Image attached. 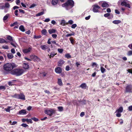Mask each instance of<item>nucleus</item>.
Returning <instances> with one entry per match:
<instances>
[{
    "mask_svg": "<svg viewBox=\"0 0 132 132\" xmlns=\"http://www.w3.org/2000/svg\"><path fill=\"white\" fill-rule=\"evenodd\" d=\"M17 65L14 63H7L3 65V69L4 71L7 73H10V72L13 70L14 68H16Z\"/></svg>",
    "mask_w": 132,
    "mask_h": 132,
    "instance_id": "1",
    "label": "nucleus"
},
{
    "mask_svg": "<svg viewBox=\"0 0 132 132\" xmlns=\"http://www.w3.org/2000/svg\"><path fill=\"white\" fill-rule=\"evenodd\" d=\"M74 2L72 0H68L66 2L63 4L62 6L65 7L67 10L71 9L74 5Z\"/></svg>",
    "mask_w": 132,
    "mask_h": 132,
    "instance_id": "2",
    "label": "nucleus"
},
{
    "mask_svg": "<svg viewBox=\"0 0 132 132\" xmlns=\"http://www.w3.org/2000/svg\"><path fill=\"white\" fill-rule=\"evenodd\" d=\"M23 72V70L22 69L17 68L14 69L11 71L10 73L12 75L18 76L22 75Z\"/></svg>",
    "mask_w": 132,
    "mask_h": 132,
    "instance_id": "3",
    "label": "nucleus"
},
{
    "mask_svg": "<svg viewBox=\"0 0 132 132\" xmlns=\"http://www.w3.org/2000/svg\"><path fill=\"white\" fill-rule=\"evenodd\" d=\"M44 112L45 114L49 115L50 116H51L53 114L55 113V110L54 109H51V110H45Z\"/></svg>",
    "mask_w": 132,
    "mask_h": 132,
    "instance_id": "4",
    "label": "nucleus"
},
{
    "mask_svg": "<svg viewBox=\"0 0 132 132\" xmlns=\"http://www.w3.org/2000/svg\"><path fill=\"white\" fill-rule=\"evenodd\" d=\"M125 93H132V85L131 84L127 85L125 91Z\"/></svg>",
    "mask_w": 132,
    "mask_h": 132,
    "instance_id": "5",
    "label": "nucleus"
},
{
    "mask_svg": "<svg viewBox=\"0 0 132 132\" xmlns=\"http://www.w3.org/2000/svg\"><path fill=\"white\" fill-rule=\"evenodd\" d=\"M100 8V7L98 5L96 4L94 5L93 6V11L94 12H99L98 9Z\"/></svg>",
    "mask_w": 132,
    "mask_h": 132,
    "instance_id": "6",
    "label": "nucleus"
},
{
    "mask_svg": "<svg viewBox=\"0 0 132 132\" xmlns=\"http://www.w3.org/2000/svg\"><path fill=\"white\" fill-rule=\"evenodd\" d=\"M55 71L56 73L60 74L62 72V69L61 68L58 67L55 68Z\"/></svg>",
    "mask_w": 132,
    "mask_h": 132,
    "instance_id": "7",
    "label": "nucleus"
},
{
    "mask_svg": "<svg viewBox=\"0 0 132 132\" xmlns=\"http://www.w3.org/2000/svg\"><path fill=\"white\" fill-rule=\"evenodd\" d=\"M19 99L23 100H25L26 98L24 95L22 93L19 94Z\"/></svg>",
    "mask_w": 132,
    "mask_h": 132,
    "instance_id": "8",
    "label": "nucleus"
},
{
    "mask_svg": "<svg viewBox=\"0 0 132 132\" xmlns=\"http://www.w3.org/2000/svg\"><path fill=\"white\" fill-rule=\"evenodd\" d=\"M64 62L63 60H60L58 62L57 65L58 66L62 67L64 64Z\"/></svg>",
    "mask_w": 132,
    "mask_h": 132,
    "instance_id": "9",
    "label": "nucleus"
},
{
    "mask_svg": "<svg viewBox=\"0 0 132 132\" xmlns=\"http://www.w3.org/2000/svg\"><path fill=\"white\" fill-rule=\"evenodd\" d=\"M57 53H55L54 52H52L50 53V55H48L49 56V57L50 58L53 57L55 55H56Z\"/></svg>",
    "mask_w": 132,
    "mask_h": 132,
    "instance_id": "10",
    "label": "nucleus"
},
{
    "mask_svg": "<svg viewBox=\"0 0 132 132\" xmlns=\"http://www.w3.org/2000/svg\"><path fill=\"white\" fill-rule=\"evenodd\" d=\"M31 48L29 47L28 48L25 49L23 50V52L24 53H26L30 52L31 50Z\"/></svg>",
    "mask_w": 132,
    "mask_h": 132,
    "instance_id": "11",
    "label": "nucleus"
},
{
    "mask_svg": "<svg viewBox=\"0 0 132 132\" xmlns=\"http://www.w3.org/2000/svg\"><path fill=\"white\" fill-rule=\"evenodd\" d=\"M79 87L82 89H86L87 87V86L85 83H83L80 85Z\"/></svg>",
    "mask_w": 132,
    "mask_h": 132,
    "instance_id": "12",
    "label": "nucleus"
},
{
    "mask_svg": "<svg viewBox=\"0 0 132 132\" xmlns=\"http://www.w3.org/2000/svg\"><path fill=\"white\" fill-rule=\"evenodd\" d=\"M19 113L20 114H26V111L25 109H22L19 111Z\"/></svg>",
    "mask_w": 132,
    "mask_h": 132,
    "instance_id": "13",
    "label": "nucleus"
},
{
    "mask_svg": "<svg viewBox=\"0 0 132 132\" xmlns=\"http://www.w3.org/2000/svg\"><path fill=\"white\" fill-rule=\"evenodd\" d=\"M101 6L103 7H109V5L106 2H104L102 4Z\"/></svg>",
    "mask_w": 132,
    "mask_h": 132,
    "instance_id": "14",
    "label": "nucleus"
},
{
    "mask_svg": "<svg viewBox=\"0 0 132 132\" xmlns=\"http://www.w3.org/2000/svg\"><path fill=\"white\" fill-rule=\"evenodd\" d=\"M48 46H47L46 45H42L40 46L42 49L44 50H45L48 48Z\"/></svg>",
    "mask_w": 132,
    "mask_h": 132,
    "instance_id": "15",
    "label": "nucleus"
},
{
    "mask_svg": "<svg viewBox=\"0 0 132 132\" xmlns=\"http://www.w3.org/2000/svg\"><path fill=\"white\" fill-rule=\"evenodd\" d=\"M23 68L24 69H27L29 68V66L27 63H24L23 65Z\"/></svg>",
    "mask_w": 132,
    "mask_h": 132,
    "instance_id": "16",
    "label": "nucleus"
},
{
    "mask_svg": "<svg viewBox=\"0 0 132 132\" xmlns=\"http://www.w3.org/2000/svg\"><path fill=\"white\" fill-rule=\"evenodd\" d=\"M56 31V30L54 29H52L48 30V32L50 34H51L52 33H55Z\"/></svg>",
    "mask_w": 132,
    "mask_h": 132,
    "instance_id": "17",
    "label": "nucleus"
},
{
    "mask_svg": "<svg viewBox=\"0 0 132 132\" xmlns=\"http://www.w3.org/2000/svg\"><path fill=\"white\" fill-rule=\"evenodd\" d=\"M58 2V0H52V4L53 5H56Z\"/></svg>",
    "mask_w": 132,
    "mask_h": 132,
    "instance_id": "18",
    "label": "nucleus"
},
{
    "mask_svg": "<svg viewBox=\"0 0 132 132\" xmlns=\"http://www.w3.org/2000/svg\"><path fill=\"white\" fill-rule=\"evenodd\" d=\"M57 84L60 86H62L63 83L61 79H58Z\"/></svg>",
    "mask_w": 132,
    "mask_h": 132,
    "instance_id": "19",
    "label": "nucleus"
},
{
    "mask_svg": "<svg viewBox=\"0 0 132 132\" xmlns=\"http://www.w3.org/2000/svg\"><path fill=\"white\" fill-rule=\"evenodd\" d=\"M7 56L8 59H12L14 57L13 54L11 53H9L7 54Z\"/></svg>",
    "mask_w": 132,
    "mask_h": 132,
    "instance_id": "20",
    "label": "nucleus"
},
{
    "mask_svg": "<svg viewBox=\"0 0 132 132\" xmlns=\"http://www.w3.org/2000/svg\"><path fill=\"white\" fill-rule=\"evenodd\" d=\"M123 108L122 107L120 106L119 109L117 110L116 111L118 113H121L123 111Z\"/></svg>",
    "mask_w": 132,
    "mask_h": 132,
    "instance_id": "21",
    "label": "nucleus"
},
{
    "mask_svg": "<svg viewBox=\"0 0 132 132\" xmlns=\"http://www.w3.org/2000/svg\"><path fill=\"white\" fill-rule=\"evenodd\" d=\"M68 23H66L65 21L64 20H63L61 21V24L63 26H64L66 24H67Z\"/></svg>",
    "mask_w": 132,
    "mask_h": 132,
    "instance_id": "22",
    "label": "nucleus"
},
{
    "mask_svg": "<svg viewBox=\"0 0 132 132\" xmlns=\"http://www.w3.org/2000/svg\"><path fill=\"white\" fill-rule=\"evenodd\" d=\"M69 40H70V42L71 43L72 45H74L75 43L74 42L75 40H74V39H73V37H70L69 38Z\"/></svg>",
    "mask_w": 132,
    "mask_h": 132,
    "instance_id": "23",
    "label": "nucleus"
},
{
    "mask_svg": "<svg viewBox=\"0 0 132 132\" xmlns=\"http://www.w3.org/2000/svg\"><path fill=\"white\" fill-rule=\"evenodd\" d=\"M19 29L22 32H24L25 31L24 27L23 25L20 26L19 27Z\"/></svg>",
    "mask_w": 132,
    "mask_h": 132,
    "instance_id": "24",
    "label": "nucleus"
},
{
    "mask_svg": "<svg viewBox=\"0 0 132 132\" xmlns=\"http://www.w3.org/2000/svg\"><path fill=\"white\" fill-rule=\"evenodd\" d=\"M121 21L119 20H115L113 21L112 22L114 24H117L121 23Z\"/></svg>",
    "mask_w": 132,
    "mask_h": 132,
    "instance_id": "25",
    "label": "nucleus"
},
{
    "mask_svg": "<svg viewBox=\"0 0 132 132\" xmlns=\"http://www.w3.org/2000/svg\"><path fill=\"white\" fill-rule=\"evenodd\" d=\"M42 34L44 35H45L47 33L46 30L45 29H44L42 31Z\"/></svg>",
    "mask_w": 132,
    "mask_h": 132,
    "instance_id": "26",
    "label": "nucleus"
},
{
    "mask_svg": "<svg viewBox=\"0 0 132 132\" xmlns=\"http://www.w3.org/2000/svg\"><path fill=\"white\" fill-rule=\"evenodd\" d=\"M19 94H15L13 95L12 96V97L13 98H16L19 99Z\"/></svg>",
    "mask_w": 132,
    "mask_h": 132,
    "instance_id": "27",
    "label": "nucleus"
},
{
    "mask_svg": "<svg viewBox=\"0 0 132 132\" xmlns=\"http://www.w3.org/2000/svg\"><path fill=\"white\" fill-rule=\"evenodd\" d=\"M101 72L103 73H104L106 71V70L103 67H101Z\"/></svg>",
    "mask_w": 132,
    "mask_h": 132,
    "instance_id": "28",
    "label": "nucleus"
},
{
    "mask_svg": "<svg viewBox=\"0 0 132 132\" xmlns=\"http://www.w3.org/2000/svg\"><path fill=\"white\" fill-rule=\"evenodd\" d=\"M12 108V106H9L7 108H5V110L6 112H10V109Z\"/></svg>",
    "mask_w": 132,
    "mask_h": 132,
    "instance_id": "29",
    "label": "nucleus"
},
{
    "mask_svg": "<svg viewBox=\"0 0 132 132\" xmlns=\"http://www.w3.org/2000/svg\"><path fill=\"white\" fill-rule=\"evenodd\" d=\"M44 13V11L41 12L40 13H38V14L36 15V16H39L43 15Z\"/></svg>",
    "mask_w": 132,
    "mask_h": 132,
    "instance_id": "30",
    "label": "nucleus"
},
{
    "mask_svg": "<svg viewBox=\"0 0 132 132\" xmlns=\"http://www.w3.org/2000/svg\"><path fill=\"white\" fill-rule=\"evenodd\" d=\"M6 42L5 40L3 38H0V43H6Z\"/></svg>",
    "mask_w": 132,
    "mask_h": 132,
    "instance_id": "31",
    "label": "nucleus"
},
{
    "mask_svg": "<svg viewBox=\"0 0 132 132\" xmlns=\"http://www.w3.org/2000/svg\"><path fill=\"white\" fill-rule=\"evenodd\" d=\"M10 5L8 3H5L4 8H9L10 7Z\"/></svg>",
    "mask_w": 132,
    "mask_h": 132,
    "instance_id": "32",
    "label": "nucleus"
},
{
    "mask_svg": "<svg viewBox=\"0 0 132 132\" xmlns=\"http://www.w3.org/2000/svg\"><path fill=\"white\" fill-rule=\"evenodd\" d=\"M9 15V14H7L3 18V20H6L8 18V16Z\"/></svg>",
    "mask_w": 132,
    "mask_h": 132,
    "instance_id": "33",
    "label": "nucleus"
},
{
    "mask_svg": "<svg viewBox=\"0 0 132 132\" xmlns=\"http://www.w3.org/2000/svg\"><path fill=\"white\" fill-rule=\"evenodd\" d=\"M57 108L59 111H63V108L62 106H59Z\"/></svg>",
    "mask_w": 132,
    "mask_h": 132,
    "instance_id": "34",
    "label": "nucleus"
},
{
    "mask_svg": "<svg viewBox=\"0 0 132 132\" xmlns=\"http://www.w3.org/2000/svg\"><path fill=\"white\" fill-rule=\"evenodd\" d=\"M33 56V58L36 59V60L37 61H39V59L37 56H36L35 55H34Z\"/></svg>",
    "mask_w": 132,
    "mask_h": 132,
    "instance_id": "35",
    "label": "nucleus"
},
{
    "mask_svg": "<svg viewBox=\"0 0 132 132\" xmlns=\"http://www.w3.org/2000/svg\"><path fill=\"white\" fill-rule=\"evenodd\" d=\"M65 57L67 59H69L71 57V56L69 53L66 54L65 55Z\"/></svg>",
    "mask_w": 132,
    "mask_h": 132,
    "instance_id": "36",
    "label": "nucleus"
},
{
    "mask_svg": "<svg viewBox=\"0 0 132 132\" xmlns=\"http://www.w3.org/2000/svg\"><path fill=\"white\" fill-rule=\"evenodd\" d=\"M126 3H127L125 1H123L121 2V5L122 6H125Z\"/></svg>",
    "mask_w": 132,
    "mask_h": 132,
    "instance_id": "37",
    "label": "nucleus"
},
{
    "mask_svg": "<svg viewBox=\"0 0 132 132\" xmlns=\"http://www.w3.org/2000/svg\"><path fill=\"white\" fill-rule=\"evenodd\" d=\"M21 126L25 128L29 127V126L27 125L24 123H23L21 124Z\"/></svg>",
    "mask_w": 132,
    "mask_h": 132,
    "instance_id": "38",
    "label": "nucleus"
},
{
    "mask_svg": "<svg viewBox=\"0 0 132 132\" xmlns=\"http://www.w3.org/2000/svg\"><path fill=\"white\" fill-rule=\"evenodd\" d=\"M7 39L10 41H12L13 40L12 37L10 36H8L7 37Z\"/></svg>",
    "mask_w": 132,
    "mask_h": 132,
    "instance_id": "39",
    "label": "nucleus"
},
{
    "mask_svg": "<svg viewBox=\"0 0 132 132\" xmlns=\"http://www.w3.org/2000/svg\"><path fill=\"white\" fill-rule=\"evenodd\" d=\"M31 119L36 122H37L39 121L38 119L35 117L32 118Z\"/></svg>",
    "mask_w": 132,
    "mask_h": 132,
    "instance_id": "40",
    "label": "nucleus"
},
{
    "mask_svg": "<svg viewBox=\"0 0 132 132\" xmlns=\"http://www.w3.org/2000/svg\"><path fill=\"white\" fill-rule=\"evenodd\" d=\"M18 10H15V12H14V14H15V15L17 16H19L18 14Z\"/></svg>",
    "mask_w": 132,
    "mask_h": 132,
    "instance_id": "41",
    "label": "nucleus"
},
{
    "mask_svg": "<svg viewBox=\"0 0 132 132\" xmlns=\"http://www.w3.org/2000/svg\"><path fill=\"white\" fill-rule=\"evenodd\" d=\"M22 121L23 122H24L26 121L27 122L28 121V119L23 118L22 119Z\"/></svg>",
    "mask_w": 132,
    "mask_h": 132,
    "instance_id": "42",
    "label": "nucleus"
},
{
    "mask_svg": "<svg viewBox=\"0 0 132 132\" xmlns=\"http://www.w3.org/2000/svg\"><path fill=\"white\" fill-rule=\"evenodd\" d=\"M74 34H67L66 35V37H68L69 36H74Z\"/></svg>",
    "mask_w": 132,
    "mask_h": 132,
    "instance_id": "43",
    "label": "nucleus"
},
{
    "mask_svg": "<svg viewBox=\"0 0 132 132\" xmlns=\"http://www.w3.org/2000/svg\"><path fill=\"white\" fill-rule=\"evenodd\" d=\"M57 50L59 52L61 53H62L63 51V49L59 48Z\"/></svg>",
    "mask_w": 132,
    "mask_h": 132,
    "instance_id": "44",
    "label": "nucleus"
},
{
    "mask_svg": "<svg viewBox=\"0 0 132 132\" xmlns=\"http://www.w3.org/2000/svg\"><path fill=\"white\" fill-rule=\"evenodd\" d=\"M2 48L4 49H9L8 46L7 45L3 46H2Z\"/></svg>",
    "mask_w": 132,
    "mask_h": 132,
    "instance_id": "45",
    "label": "nucleus"
},
{
    "mask_svg": "<svg viewBox=\"0 0 132 132\" xmlns=\"http://www.w3.org/2000/svg\"><path fill=\"white\" fill-rule=\"evenodd\" d=\"M18 23L17 22H14L13 24H11L10 26L11 27H13L15 25H17Z\"/></svg>",
    "mask_w": 132,
    "mask_h": 132,
    "instance_id": "46",
    "label": "nucleus"
},
{
    "mask_svg": "<svg viewBox=\"0 0 132 132\" xmlns=\"http://www.w3.org/2000/svg\"><path fill=\"white\" fill-rule=\"evenodd\" d=\"M41 37V36L40 35L36 36L34 35V38L35 39H38L40 38Z\"/></svg>",
    "mask_w": 132,
    "mask_h": 132,
    "instance_id": "47",
    "label": "nucleus"
},
{
    "mask_svg": "<svg viewBox=\"0 0 132 132\" xmlns=\"http://www.w3.org/2000/svg\"><path fill=\"white\" fill-rule=\"evenodd\" d=\"M65 69L66 71H68L70 69L69 65H67Z\"/></svg>",
    "mask_w": 132,
    "mask_h": 132,
    "instance_id": "48",
    "label": "nucleus"
},
{
    "mask_svg": "<svg viewBox=\"0 0 132 132\" xmlns=\"http://www.w3.org/2000/svg\"><path fill=\"white\" fill-rule=\"evenodd\" d=\"M77 26V25L76 24H72L71 26V27L72 28H75Z\"/></svg>",
    "mask_w": 132,
    "mask_h": 132,
    "instance_id": "49",
    "label": "nucleus"
},
{
    "mask_svg": "<svg viewBox=\"0 0 132 132\" xmlns=\"http://www.w3.org/2000/svg\"><path fill=\"white\" fill-rule=\"evenodd\" d=\"M19 10L20 13H22L23 14H24L25 13L24 11L23 10L21 9H19Z\"/></svg>",
    "mask_w": 132,
    "mask_h": 132,
    "instance_id": "50",
    "label": "nucleus"
},
{
    "mask_svg": "<svg viewBox=\"0 0 132 132\" xmlns=\"http://www.w3.org/2000/svg\"><path fill=\"white\" fill-rule=\"evenodd\" d=\"M6 89L5 87L4 86H0V89L5 90Z\"/></svg>",
    "mask_w": 132,
    "mask_h": 132,
    "instance_id": "51",
    "label": "nucleus"
},
{
    "mask_svg": "<svg viewBox=\"0 0 132 132\" xmlns=\"http://www.w3.org/2000/svg\"><path fill=\"white\" fill-rule=\"evenodd\" d=\"M128 54L129 56L132 55V50L129 51L128 52Z\"/></svg>",
    "mask_w": 132,
    "mask_h": 132,
    "instance_id": "52",
    "label": "nucleus"
},
{
    "mask_svg": "<svg viewBox=\"0 0 132 132\" xmlns=\"http://www.w3.org/2000/svg\"><path fill=\"white\" fill-rule=\"evenodd\" d=\"M36 6V5L35 4H32L30 7L29 8H31L33 7H34Z\"/></svg>",
    "mask_w": 132,
    "mask_h": 132,
    "instance_id": "53",
    "label": "nucleus"
},
{
    "mask_svg": "<svg viewBox=\"0 0 132 132\" xmlns=\"http://www.w3.org/2000/svg\"><path fill=\"white\" fill-rule=\"evenodd\" d=\"M110 15V14L109 13H107L105 14L104 15V17H108Z\"/></svg>",
    "mask_w": 132,
    "mask_h": 132,
    "instance_id": "54",
    "label": "nucleus"
},
{
    "mask_svg": "<svg viewBox=\"0 0 132 132\" xmlns=\"http://www.w3.org/2000/svg\"><path fill=\"white\" fill-rule=\"evenodd\" d=\"M127 71L129 73H131L132 75V69H128L127 70Z\"/></svg>",
    "mask_w": 132,
    "mask_h": 132,
    "instance_id": "55",
    "label": "nucleus"
},
{
    "mask_svg": "<svg viewBox=\"0 0 132 132\" xmlns=\"http://www.w3.org/2000/svg\"><path fill=\"white\" fill-rule=\"evenodd\" d=\"M125 7H127L129 8H130L131 7L130 5L128 4H127V3H126Z\"/></svg>",
    "mask_w": 132,
    "mask_h": 132,
    "instance_id": "56",
    "label": "nucleus"
},
{
    "mask_svg": "<svg viewBox=\"0 0 132 132\" xmlns=\"http://www.w3.org/2000/svg\"><path fill=\"white\" fill-rule=\"evenodd\" d=\"M68 23L70 24H72L73 23V21L72 20H70L68 21Z\"/></svg>",
    "mask_w": 132,
    "mask_h": 132,
    "instance_id": "57",
    "label": "nucleus"
},
{
    "mask_svg": "<svg viewBox=\"0 0 132 132\" xmlns=\"http://www.w3.org/2000/svg\"><path fill=\"white\" fill-rule=\"evenodd\" d=\"M11 51L12 53L14 54L15 53V51L14 48H12L11 50Z\"/></svg>",
    "mask_w": 132,
    "mask_h": 132,
    "instance_id": "58",
    "label": "nucleus"
},
{
    "mask_svg": "<svg viewBox=\"0 0 132 132\" xmlns=\"http://www.w3.org/2000/svg\"><path fill=\"white\" fill-rule=\"evenodd\" d=\"M32 108V107L31 106H29L27 108V109L28 111H29L31 110Z\"/></svg>",
    "mask_w": 132,
    "mask_h": 132,
    "instance_id": "59",
    "label": "nucleus"
},
{
    "mask_svg": "<svg viewBox=\"0 0 132 132\" xmlns=\"http://www.w3.org/2000/svg\"><path fill=\"white\" fill-rule=\"evenodd\" d=\"M115 12L116 14H120V12L118 10H115Z\"/></svg>",
    "mask_w": 132,
    "mask_h": 132,
    "instance_id": "60",
    "label": "nucleus"
},
{
    "mask_svg": "<svg viewBox=\"0 0 132 132\" xmlns=\"http://www.w3.org/2000/svg\"><path fill=\"white\" fill-rule=\"evenodd\" d=\"M52 37L54 38H56L57 35L56 34H53L52 35Z\"/></svg>",
    "mask_w": 132,
    "mask_h": 132,
    "instance_id": "61",
    "label": "nucleus"
},
{
    "mask_svg": "<svg viewBox=\"0 0 132 132\" xmlns=\"http://www.w3.org/2000/svg\"><path fill=\"white\" fill-rule=\"evenodd\" d=\"M116 116L117 117H120L121 116V114L120 113H118L116 114Z\"/></svg>",
    "mask_w": 132,
    "mask_h": 132,
    "instance_id": "62",
    "label": "nucleus"
},
{
    "mask_svg": "<svg viewBox=\"0 0 132 132\" xmlns=\"http://www.w3.org/2000/svg\"><path fill=\"white\" fill-rule=\"evenodd\" d=\"M128 110L130 111H132V105L128 107Z\"/></svg>",
    "mask_w": 132,
    "mask_h": 132,
    "instance_id": "63",
    "label": "nucleus"
},
{
    "mask_svg": "<svg viewBox=\"0 0 132 132\" xmlns=\"http://www.w3.org/2000/svg\"><path fill=\"white\" fill-rule=\"evenodd\" d=\"M90 16H91L90 15H89L88 16L86 17L85 18V19L87 20H88L90 18Z\"/></svg>",
    "mask_w": 132,
    "mask_h": 132,
    "instance_id": "64",
    "label": "nucleus"
}]
</instances>
